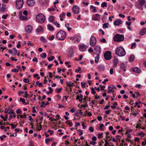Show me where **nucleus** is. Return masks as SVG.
I'll return each mask as SVG.
<instances>
[{
  "label": "nucleus",
  "instance_id": "nucleus-60",
  "mask_svg": "<svg viewBox=\"0 0 146 146\" xmlns=\"http://www.w3.org/2000/svg\"><path fill=\"white\" fill-rule=\"evenodd\" d=\"M8 16V15L6 14V15H3L2 16V18L3 19H6L7 18V17Z\"/></svg>",
  "mask_w": 146,
  "mask_h": 146
},
{
  "label": "nucleus",
  "instance_id": "nucleus-23",
  "mask_svg": "<svg viewBox=\"0 0 146 146\" xmlns=\"http://www.w3.org/2000/svg\"><path fill=\"white\" fill-rule=\"evenodd\" d=\"M47 27L48 29L50 31H52L54 29V27L50 24L47 25Z\"/></svg>",
  "mask_w": 146,
  "mask_h": 146
},
{
  "label": "nucleus",
  "instance_id": "nucleus-52",
  "mask_svg": "<svg viewBox=\"0 0 146 146\" xmlns=\"http://www.w3.org/2000/svg\"><path fill=\"white\" fill-rule=\"evenodd\" d=\"M76 125H75V127L76 128V129H77V126H79L80 123H77L76 122H75Z\"/></svg>",
  "mask_w": 146,
  "mask_h": 146
},
{
  "label": "nucleus",
  "instance_id": "nucleus-3",
  "mask_svg": "<svg viewBox=\"0 0 146 146\" xmlns=\"http://www.w3.org/2000/svg\"><path fill=\"white\" fill-rule=\"evenodd\" d=\"M36 20L39 23H43L45 20V18L44 15L42 13L38 14L36 17Z\"/></svg>",
  "mask_w": 146,
  "mask_h": 146
},
{
  "label": "nucleus",
  "instance_id": "nucleus-8",
  "mask_svg": "<svg viewBox=\"0 0 146 146\" xmlns=\"http://www.w3.org/2000/svg\"><path fill=\"white\" fill-rule=\"evenodd\" d=\"M101 15L98 14H95L92 16V19L94 21H99L100 20Z\"/></svg>",
  "mask_w": 146,
  "mask_h": 146
},
{
  "label": "nucleus",
  "instance_id": "nucleus-46",
  "mask_svg": "<svg viewBox=\"0 0 146 146\" xmlns=\"http://www.w3.org/2000/svg\"><path fill=\"white\" fill-rule=\"evenodd\" d=\"M136 43L135 42H134L133 43H132L131 44V48L132 49L133 48V47L134 46L135 47H136Z\"/></svg>",
  "mask_w": 146,
  "mask_h": 146
},
{
  "label": "nucleus",
  "instance_id": "nucleus-55",
  "mask_svg": "<svg viewBox=\"0 0 146 146\" xmlns=\"http://www.w3.org/2000/svg\"><path fill=\"white\" fill-rule=\"evenodd\" d=\"M101 41L103 43H105L106 42V39L104 38H102L101 40Z\"/></svg>",
  "mask_w": 146,
  "mask_h": 146
},
{
  "label": "nucleus",
  "instance_id": "nucleus-62",
  "mask_svg": "<svg viewBox=\"0 0 146 146\" xmlns=\"http://www.w3.org/2000/svg\"><path fill=\"white\" fill-rule=\"evenodd\" d=\"M65 15V13L64 12H62V14L60 15V17H63Z\"/></svg>",
  "mask_w": 146,
  "mask_h": 146
},
{
  "label": "nucleus",
  "instance_id": "nucleus-37",
  "mask_svg": "<svg viewBox=\"0 0 146 146\" xmlns=\"http://www.w3.org/2000/svg\"><path fill=\"white\" fill-rule=\"evenodd\" d=\"M40 40L43 42H46L47 40L45 39L43 36H42L40 38Z\"/></svg>",
  "mask_w": 146,
  "mask_h": 146
},
{
  "label": "nucleus",
  "instance_id": "nucleus-58",
  "mask_svg": "<svg viewBox=\"0 0 146 146\" xmlns=\"http://www.w3.org/2000/svg\"><path fill=\"white\" fill-rule=\"evenodd\" d=\"M103 133H101L100 134L98 133V137L99 138H100L101 137H102L103 136H102V135H103Z\"/></svg>",
  "mask_w": 146,
  "mask_h": 146
},
{
  "label": "nucleus",
  "instance_id": "nucleus-64",
  "mask_svg": "<svg viewBox=\"0 0 146 146\" xmlns=\"http://www.w3.org/2000/svg\"><path fill=\"white\" fill-rule=\"evenodd\" d=\"M141 85L140 84H139L138 85H136L135 86V87L136 88H140L141 87Z\"/></svg>",
  "mask_w": 146,
  "mask_h": 146
},
{
  "label": "nucleus",
  "instance_id": "nucleus-13",
  "mask_svg": "<svg viewBox=\"0 0 146 146\" xmlns=\"http://www.w3.org/2000/svg\"><path fill=\"white\" fill-rule=\"evenodd\" d=\"M1 4H0V11L2 12L5 11L7 9L6 6L3 3L2 7H1Z\"/></svg>",
  "mask_w": 146,
  "mask_h": 146
},
{
  "label": "nucleus",
  "instance_id": "nucleus-33",
  "mask_svg": "<svg viewBox=\"0 0 146 146\" xmlns=\"http://www.w3.org/2000/svg\"><path fill=\"white\" fill-rule=\"evenodd\" d=\"M107 3L105 2H103L101 4V7L104 8V7H106L107 6Z\"/></svg>",
  "mask_w": 146,
  "mask_h": 146
},
{
  "label": "nucleus",
  "instance_id": "nucleus-29",
  "mask_svg": "<svg viewBox=\"0 0 146 146\" xmlns=\"http://www.w3.org/2000/svg\"><path fill=\"white\" fill-rule=\"evenodd\" d=\"M71 83L72 82H66V83L67 84L68 87H70V88H71L73 86V83L72 84Z\"/></svg>",
  "mask_w": 146,
  "mask_h": 146
},
{
  "label": "nucleus",
  "instance_id": "nucleus-2",
  "mask_svg": "<svg viewBox=\"0 0 146 146\" xmlns=\"http://www.w3.org/2000/svg\"><path fill=\"white\" fill-rule=\"evenodd\" d=\"M115 54L119 56H122L125 54V52L123 47H117L116 49Z\"/></svg>",
  "mask_w": 146,
  "mask_h": 146
},
{
  "label": "nucleus",
  "instance_id": "nucleus-31",
  "mask_svg": "<svg viewBox=\"0 0 146 146\" xmlns=\"http://www.w3.org/2000/svg\"><path fill=\"white\" fill-rule=\"evenodd\" d=\"M65 27L67 28L68 30L69 31H70L72 29L71 28L69 27V25L68 23L65 25Z\"/></svg>",
  "mask_w": 146,
  "mask_h": 146
},
{
  "label": "nucleus",
  "instance_id": "nucleus-7",
  "mask_svg": "<svg viewBox=\"0 0 146 146\" xmlns=\"http://www.w3.org/2000/svg\"><path fill=\"white\" fill-rule=\"evenodd\" d=\"M96 40L95 37L94 36H92L90 38V44L91 46H93L96 44Z\"/></svg>",
  "mask_w": 146,
  "mask_h": 146
},
{
  "label": "nucleus",
  "instance_id": "nucleus-53",
  "mask_svg": "<svg viewBox=\"0 0 146 146\" xmlns=\"http://www.w3.org/2000/svg\"><path fill=\"white\" fill-rule=\"evenodd\" d=\"M104 126V125L103 124L100 123V129L101 131L103 130V129L102 128V127H103Z\"/></svg>",
  "mask_w": 146,
  "mask_h": 146
},
{
  "label": "nucleus",
  "instance_id": "nucleus-10",
  "mask_svg": "<svg viewBox=\"0 0 146 146\" xmlns=\"http://www.w3.org/2000/svg\"><path fill=\"white\" fill-rule=\"evenodd\" d=\"M33 30L32 27L30 25H28L25 28V32L27 34L30 33Z\"/></svg>",
  "mask_w": 146,
  "mask_h": 146
},
{
  "label": "nucleus",
  "instance_id": "nucleus-27",
  "mask_svg": "<svg viewBox=\"0 0 146 146\" xmlns=\"http://www.w3.org/2000/svg\"><path fill=\"white\" fill-rule=\"evenodd\" d=\"M49 21L50 22H52L54 20V18L53 16H50L48 18Z\"/></svg>",
  "mask_w": 146,
  "mask_h": 146
},
{
  "label": "nucleus",
  "instance_id": "nucleus-5",
  "mask_svg": "<svg viewBox=\"0 0 146 146\" xmlns=\"http://www.w3.org/2000/svg\"><path fill=\"white\" fill-rule=\"evenodd\" d=\"M24 2L23 0H17L16 2V7L18 9H21L23 5Z\"/></svg>",
  "mask_w": 146,
  "mask_h": 146
},
{
  "label": "nucleus",
  "instance_id": "nucleus-15",
  "mask_svg": "<svg viewBox=\"0 0 146 146\" xmlns=\"http://www.w3.org/2000/svg\"><path fill=\"white\" fill-rule=\"evenodd\" d=\"M132 70L133 71L138 73H139L141 71L140 69L137 67H135L133 68Z\"/></svg>",
  "mask_w": 146,
  "mask_h": 146
},
{
  "label": "nucleus",
  "instance_id": "nucleus-19",
  "mask_svg": "<svg viewBox=\"0 0 146 146\" xmlns=\"http://www.w3.org/2000/svg\"><path fill=\"white\" fill-rule=\"evenodd\" d=\"M94 50L96 52H98L99 53H100L101 51V48L99 46H96L94 48Z\"/></svg>",
  "mask_w": 146,
  "mask_h": 146
},
{
  "label": "nucleus",
  "instance_id": "nucleus-1",
  "mask_svg": "<svg viewBox=\"0 0 146 146\" xmlns=\"http://www.w3.org/2000/svg\"><path fill=\"white\" fill-rule=\"evenodd\" d=\"M66 36V33L63 31L60 30L58 31L56 34V37L57 38L60 40H64Z\"/></svg>",
  "mask_w": 146,
  "mask_h": 146
},
{
  "label": "nucleus",
  "instance_id": "nucleus-35",
  "mask_svg": "<svg viewBox=\"0 0 146 146\" xmlns=\"http://www.w3.org/2000/svg\"><path fill=\"white\" fill-rule=\"evenodd\" d=\"M17 50L15 48H13V54L14 55H15L17 54Z\"/></svg>",
  "mask_w": 146,
  "mask_h": 146
},
{
  "label": "nucleus",
  "instance_id": "nucleus-50",
  "mask_svg": "<svg viewBox=\"0 0 146 146\" xmlns=\"http://www.w3.org/2000/svg\"><path fill=\"white\" fill-rule=\"evenodd\" d=\"M24 93L25 94V97L26 98H27L29 96V95L28 94L27 91L25 92Z\"/></svg>",
  "mask_w": 146,
  "mask_h": 146
},
{
  "label": "nucleus",
  "instance_id": "nucleus-32",
  "mask_svg": "<svg viewBox=\"0 0 146 146\" xmlns=\"http://www.w3.org/2000/svg\"><path fill=\"white\" fill-rule=\"evenodd\" d=\"M109 25L108 23H107L103 24V27L104 29H106L108 28V25Z\"/></svg>",
  "mask_w": 146,
  "mask_h": 146
},
{
  "label": "nucleus",
  "instance_id": "nucleus-18",
  "mask_svg": "<svg viewBox=\"0 0 146 146\" xmlns=\"http://www.w3.org/2000/svg\"><path fill=\"white\" fill-rule=\"evenodd\" d=\"M19 17L20 19L21 20H27V18L26 16H23L22 15V13H19Z\"/></svg>",
  "mask_w": 146,
  "mask_h": 146
},
{
  "label": "nucleus",
  "instance_id": "nucleus-28",
  "mask_svg": "<svg viewBox=\"0 0 146 146\" xmlns=\"http://www.w3.org/2000/svg\"><path fill=\"white\" fill-rule=\"evenodd\" d=\"M42 30V28L41 26H39L36 30V31L37 32H40Z\"/></svg>",
  "mask_w": 146,
  "mask_h": 146
},
{
  "label": "nucleus",
  "instance_id": "nucleus-51",
  "mask_svg": "<svg viewBox=\"0 0 146 146\" xmlns=\"http://www.w3.org/2000/svg\"><path fill=\"white\" fill-rule=\"evenodd\" d=\"M87 102H86V104L85 105H82L81 106V107L82 108H84V107H87L88 106V105L87 104Z\"/></svg>",
  "mask_w": 146,
  "mask_h": 146
},
{
  "label": "nucleus",
  "instance_id": "nucleus-44",
  "mask_svg": "<svg viewBox=\"0 0 146 146\" xmlns=\"http://www.w3.org/2000/svg\"><path fill=\"white\" fill-rule=\"evenodd\" d=\"M20 101L23 104L25 103V100L24 98H21L20 99Z\"/></svg>",
  "mask_w": 146,
  "mask_h": 146
},
{
  "label": "nucleus",
  "instance_id": "nucleus-59",
  "mask_svg": "<svg viewBox=\"0 0 146 146\" xmlns=\"http://www.w3.org/2000/svg\"><path fill=\"white\" fill-rule=\"evenodd\" d=\"M108 81V79H105V80H104V81H103V82H102V83L103 84H104L105 85V84H106V82H107V81Z\"/></svg>",
  "mask_w": 146,
  "mask_h": 146
},
{
  "label": "nucleus",
  "instance_id": "nucleus-6",
  "mask_svg": "<svg viewBox=\"0 0 146 146\" xmlns=\"http://www.w3.org/2000/svg\"><path fill=\"white\" fill-rule=\"evenodd\" d=\"M104 56L105 59L109 60L111 59V53L109 51L106 52L104 54Z\"/></svg>",
  "mask_w": 146,
  "mask_h": 146
},
{
  "label": "nucleus",
  "instance_id": "nucleus-11",
  "mask_svg": "<svg viewBox=\"0 0 146 146\" xmlns=\"http://www.w3.org/2000/svg\"><path fill=\"white\" fill-rule=\"evenodd\" d=\"M27 5L29 6H33L35 3V0H27Z\"/></svg>",
  "mask_w": 146,
  "mask_h": 146
},
{
  "label": "nucleus",
  "instance_id": "nucleus-54",
  "mask_svg": "<svg viewBox=\"0 0 146 146\" xmlns=\"http://www.w3.org/2000/svg\"><path fill=\"white\" fill-rule=\"evenodd\" d=\"M21 112V111L19 109L17 110L16 112L17 113H19Z\"/></svg>",
  "mask_w": 146,
  "mask_h": 146
},
{
  "label": "nucleus",
  "instance_id": "nucleus-45",
  "mask_svg": "<svg viewBox=\"0 0 146 146\" xmlns=\"http://www.w3.org/2000/svg\"><path fill=\"white\" fill-rule=\"evenodd\" d=\"M10 110V111L9 112L8 111V113L9 114H13V113H14V112L13 111V109H11Z\"/></svg>",
  "mask_w": 146,
  "mask_h": 146
},
{
  "label": "nucleus",
  "instance_id": "nucleus-42",
  "mask_svg": "<svg viewBox=\"0 0 146 146\" xmlns=\"http://www.w3.org/2000/svg\"><path fill=\"white\" fill-rule=\"evenodd\" d=\"M11 126L12 129H14L17 126V125H15L14 124L11 123Z\"/></svg>",
  "mask_w": 146,
  "mask_h": 146
},
{
  "label": "nucleus",
  "instance_id": "nucleus-17",
  "mask_svg": "<svg viewBox=\"0 0 146 146\" xmlns=\"http://www.w3.org/2000/svg\"><path fill=\"white\" fill-rule=\"evenodd\" d=\"M122 23L121 21L119 19H117L114 22V25H118L121 24Z\"/></svg>",
  "mask_w": 146,
  "mask_h": 146
},
{
  "label": "nucleus",
  "instance_id": "nucleus-40",
  "mask_svg": "<svg viewBox=\"0 0 146 146\" xmlns=\"http://www.w3.org/2000/svg\"><path fill=\"white\" fill-rule=\"evenodd\" d=\"M54 58V57L53 56H52L51 57V58L48 57V60L49 61H50L51 60H53Z\"/></svg>",
  "mask_w": 146,
  "mask_h": 146
},
{
  "label": "nucleus",
  "instance_id": "nucleus-24",
  "mask_svg": "<svg viewBox=\"0 0 146 146\" xmlns=\"http://www.w3.org/2000/svg\"><path fill=\"white\" fill-rule=\"evenodd\" d=\"M75 114L77 116H79L77 115V114H80L81 116H82L83 115V113L82 111L81 110H80L77 111L75 113Z\"/></svg>",
  "mask_w": 146,
  "mask_h": 146
},
{
  "label": "nucleus",
  "instance_id": "nucleus-61",
  "mask_svg": "<svg viewBox=\"0 0 146 146\" xmlns=\"http://www.w3.org/2000/svg\"><path fill=\"white\" fill-rule=\"evenodd\" d=\"M146 144V139L144 141L142 142L141 143V145L143 146H144Z\"/></svg>",
  "mask_w": 146,
  "mask_h": 146
},
{
  "label": "nucleus",
  "instance_id": "nucleus-57",
  "mask_svg": "<svg viewBox=\"0 0 146 146\" xmlns=\"http://www.w3.org/2000/svg\"><path fill=\"white\" fill-rule=\"evenodd\" d=\"M28 12L26 10H25L23 12V14L24 15H25V16H27V14Z\"/></svg>",
  "mask_w": 146,
  "mask_h": 146
},
{
  "label": "nucleus",
  "instance_id": "nucleus-12",
  "mask_svg": "<svg viewBox=\"0 0 146 146\" xmlns=\"http://www.w3.org/2000/svg\"><path fill=\"white\" fill-rule=\"evenodd\" d=\"M88 48V46L84 45H80L79 48V50L81 52L85 51L87 48Z\"/></svg>",
  "mask_w": 146,
  "mask_h": 146
},
{
  "label": "nucleus",
  "instance_id": "nucleus-63",
  "mask_svg": "<svg viewBox=\"0 0 146 146\" xmlns=\"http://www.w3.org/2000/svg\"><path fill=\"white\" fill-rule=\"evenodd\" d=\"M135 141H137V142H139L140 141V139L139 138L136 137L135 138Z\"/></svg>",
  "mask_w": 146,
  "mask_h": 146
},
{
  "label": "nucleus",
  "instance_id": "nucleus-4",
  "mask_svg": "<svg viewBox=\"0 0 146 146\" xmlns=\"http://www.w3.org/2000/svg\"><path fill=\"white\" fill-rule=\"evenodd\" d=\"M113 40L116 42H119L123 40L124 36L123 35L116 34L113 37Z\"/></svg>",
  "mask_w": 146,
  "mask_h": 146
},
{
  "label": "nucleus",
  "instance_id": "nucleus-56",
  "mask_svg": "<svg viewBox=\"0 0 146 146\" xmlns=\"http://www.w3.org/2000/svg\"><path fill=\"white\" fill-rule=\"evenodd\" d=\"M92 93L94 94L96 93V91L94 90V88H92L91 89Z\"/></svg>",
  "mask_w": 146,
  "mask_h": 146
},
{
  "label": "nucleus",
  "instance_id": "nucleus-22",
  "mask_svg": "<svg viewBox=\"0 0 146 146\" xmlns=\"http://www.w3.org/2000/svg\"><path fill=\"white\" fill-rule=\"evenodd\" d=\"M42 104L40 106L41 107H45V106L49 104V103L47 102L46 103L44 102H42L41 103Z\"/></svg>",
  "mask_w": 146,
  "mask_h": 146
},
{
  "label": "nucleus",
  "instance_id": "nucleus-47",
  "mask_svg": "<svg viewBox=\"0 0 146 146\" xmlns=\"http://www.w3.org/2000/svg\"><path fill=\"white\" fill-rule=\"evenodd\" d=\"M89 129L90 132H92L94 131V129L93 127H90L89 128Z\"/></svg>",
  "mask_w": 146,
  "mask_h": 146
},
{
  "label": "nucleus",
  "instance_id": "nucleus-14",
  "mask_svg": "<svg viewBox=\"0 0 146 146\" xmlns=\"http://www.w3.org/2000/svg\"><path fill=\"white\" fill-rule=\"evenodd\" d=\"M139 5H140L141 7H138V8L140 10L142 9V7L143 5L145 3V0H139Z\"/></svg>",
  "mask_w": 146,
  "mask_h": 146
},
{
  "label": "nucleus",
  "instance_id": "nucleus-36",
  "mask_svg": "<svg viewBox=\"0 0 146 146\" xmlns=\"http://www.w3.org/2000/svg\"><path fill=\"white\" fill-rule=\"evenodd\" d=\"M40 56L43 58L44 59L46 58V54L45 53H43L40 54Z\"/></svg>",
  "mask_w": 146,
  "mask_h": 146
},
{
  "label": "nucleus",
  "instance_id": "nucleus-26",
  "mask_svg": "<svg viewBox=\"0 0 146 146\" xmlns=\"http://www.w3.org/2000/svg\"><path fill=\"white\" fill-rule=\"evenodd\" d=\"M135 58L134 56L133 55H131L129 56V61L132 62L134 60Z\"/></svg>",
  "mask_w": 146,
  "mask_h": 146
},
{
  "label": "nucleus",
  "instance_id": "nucleus-20",
  "mask_svg": "<svg viewBox=\"0 0 146 146\" xmlns=\"http://www.w3.org/2000/svg\"><path fill=\"white\" fill-rule=\"evenodd\" d=\"M98 69L100 71H103L105 69V67L104 66L102 65H99L98 67Z\"/></svg>",
  "mask_w": 146,
  "mask_h": 146
},
{
  "label": "nucleus",
  "instance_id": "nucleus-9",
  "mask_svg": "<svg viewBox=\"0 0 146 146\" xmlns=\"http://www.w3.org/2000/svg\"><path fill=\"white\" fill-rule=\"evenodd\" d=\"M80 8L77 5H74L72 7V11L73 12L76 14H78L79 13Z\"/></svg>",
  "mask_w": 146,
  "mask_h": 146
},
{
  "label": "nucleus",
  "instance_id": "nucleus-21",
  "mask_svg": "<svg viewBox=\"0 0 146 146\" xmlns=\"http://www.w3.org/2000/svg\"><path fill=\"white\" fill-rule=\"evenodd\" d=\"M118 62V61L117 59L116 58H115L114 60L113 61V66L114 67L116 66Z\"/></svg>",
  "mask_w": 146,
  "mask_h": 146
},
{
  "label": "nucleus",
  "instance_id": "nucleus-49",
  "mask_svg": "<svg viewBox=\"0 0 146 146\" xmlns=\"http://www.w3.org/2000/svg\"><path fill=\"white\" fill-rule=\"evenodd\" d=\"M145 135V133H143L142 132H141V133H139L138 134L139 135H142V137H143Z\"/></svg>",
  "mask_w": 146,
  "mask_h": 146
},
{
  "label": "nucleus",
  "instance_id": "nucleus-25",
  "mask_svg": "<svg viewBox=\"0 0 146 146\" xmlns=\"http://www.w3.org/2000/svg\"><path fill=\"white\" fill-rule=\"evenodd\" d=\"M73 51H74L73 49L72 48H70L68 50V52H69V54L70 56H72L73 55Z\"/></svg>",
  "mask_w": 146,
  "mask_h": 146
},
{
  "label": "nucleus",
  "instance_id": "nucleus-41",
  "mask_svg": "<svg viewBox=\"0 0 146 146\" xmlns=\"http://www.w3.org/2000/svg\"><path fill=\"white\" fill-rule=\"evenodd\" d=\"M62 88H59L58 89H57L56 90L57 93L58 94L62 90Z\"/></svg>",
  "mask_w": 146,
  "mask_h": 146
},
{
  "label": "nucleus",
  "instance_id": "nucleus-38",
  "mask_svg": "<svg viewBox=\"0 0 146 146\" xmlns=\"http://www.w3.org/2000/svg\"><path fill=\"white\" fill-rule=\"evenodd\" d=\"M116 141H120V138H121V137L119 135H117V136H116Z\"/></svg>",
  "mask_w": 146,
  "mask_h": 146
},
{
  "label": "nucleus",
  "instance_id": "nucleus-48",
  "mask_svg": "<svg viewBox=\"0 0 146 146\" xmlns=\"http://www.w3.org/2000/svg\"><path fill=\"white\" fill-rule=\"evenodd\" d=\"M54 38V35L52 36H50L49 37V39L50 40H53Z\"/></svg>",
  "mask_w": 146,
  "mask_h": 146
},
{
  "label": "nucleus",
  "instance_id": "nucleus-16",
  "mask_svg": "<svg viewBox=\"0 0 146 146\" xmlns=\"http://www.w3.org/2000/svg\"><path fill=\"white\" fill-rule=\"evenodd\" d=\"M139 34L141 36H143L146 34V28H144L142 29L140 31Z\"/></svg>",
  "mask_w": 146,
  "mask_h": 146
},
{
  "label": "nucleus",
  "instance_id": "nucleus-39",
  "mask_svg": "<svg viewBox=\"0 0 146 146\" xmlns=\"http://www.w3.org/2000/svg\"><path fill=\"white\" fill-rule=\"evenodd\" d=\"M75 72H79L81 73L82 72V71L81 70V68L80 67H78V69H76L75 70Z\"/></svg>",
  "mask_w": 146,
  "mask_h": 146
},
{
  "label": "nucleus",
  "instance_id": "nucleus-34",
  "mask_svg": "<svg viewBox=\"0 0 146 146\" xmlns=\"http://www.w3.org/2000/svg\"><path fill=\"white\" fill-rule=\"evenodd\" d=\"M125 64H121L120 66V67L124 71H125Z\"/></svg>",
  "mask_w": 146,
  "mask_h": 146
},
{
  "label": "nucleus",
  "instance_id": "nucleus-43",
  "mask_svg": "<svg viewBox=\"0 0 146 146\" xmlns=\"http://www.w3.org/2000/svg\"><path fill=\"white\" fill-rule=\"evenodd\" d=\"M23 81L26 83H28L29 82V80L28 79L24 78L23 80Z\"/></svg>",
  "mask_w": 146,
  "mask_h": 146
},
{
  "label": "nucleus",
  "instance_id": "nucleus-30",
  "mask_svg": "<svg viewBox=\"0 0 146 146\" xmlns=\"http://www.w3.org/2000/svg\"><path fill=\"white\" fill-rule=\"evenodd\" d=\"M99 55L98 54L97 56L95 57V62L97 63L99 60Z\"/></svg>",
  "mask_w": 146,
  "mask_h": 146
}]
</instances>
